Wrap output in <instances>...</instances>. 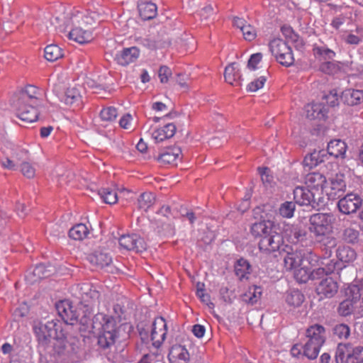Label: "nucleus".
Listing matches in <instances>:
<instances>
[{"label": "nucleus", "instance_id": "30", "mask_svg": "<svg viewBox=\"0 0 363 363\" xmlns=\"http://www.w3.org/2000/svg\"><path fill=\"white\" fill-rule=\"evenodd\" d=\"M337 257L342 262L350 263L356 259L357 253L350 246L342 245L339 246L337 250Z\"/></svg>", "mask_w": 363, "mask_h": 363}, {"label": "nucleus", "instance_id": "55", "mask_svg": "<svg viewBox=\"0 0 363 363\" xmlns=\"http://www.w3.org/2000/svg\"><path fill=\"white\" fill-rule=\"evenodd\" d=\"M241 31L242 33L244 38L248 41L253 40L257 36V32L255 28L248 23L247 26H245V27H244V28Z\"/></svg>", "mask_w": 363, "mask_h": 363}, {"label": "nucleus", "instance_id": "5", "mask_svg": "<svg viewBox=\"0 0 363 363\" xmlns=\"http://www.w3.org/2000/svg\"><path fill=\"white\" fill-rule=\"evenodd\" d=\"M271 53L276 60L284 67H290L294 63L291 48L282 39L274 38L269 43Z\"/></svg>", "mask_w": 363, "mask_h": 363}, {"label": "nucleus", "instance_id": "58", "mask_svg": "<svg viewBox=\"0 0 363 363\" xmlns=\"http://www.w3.org/2000/svg\"><path fill=\"white\" fill-rule=\"evenodd\" d=\"M265 82L266 78L264 77H260L247 85V90L250 91H257L263 87Z\"/></svg>", "mask_w": 363, "mask_h": 363}, {"label": "nucleus", "instance_id": "46", "mask_svg": "<svg viewBox=\"0 0 363 363\" xmlns=\"http://www.w3.org/2000/svg\"><path fill=\"white\" fill-rule=\"evenodd\" d=\"M319 155V152H313L306 155L303 161V166L308 167L309 169L318 166L323 162V160L320 159Z\"/></svg>", "mask_w": 363, "mask_h": 363}, {"label": "nucleus", "instance_id": "12", "mask_svg": "<svg viewBox=\"0 0 363 363\" xmlns=\"http://www.w3.org/2000/svg\"><path fill=\"white\" fill-rule=\"evenodd\" d=\"M167 329L166 320L162 317H157L152 323L151 340L152 345L159 347L166 338Z\"/></svg>", "mask_w": 363, "mask_h": 363}, {"label": "nucleus", "instance_id": "62", "mask_svg": "<svg viewBox=\"0 0 363 363\" xmlns=\"http://www.w3.org/2000/svg\"><path fill=\"white\" fill-rule=\"evenodd\" d=\"M352 361L363 362V347L357 346L352 350Z\"/></svg>", "mask_w": 363, "mask_h": 363}, {"label": "nucleus", "instance_id": "27", "mask_svg": "<svg viewBox=\"0 0 363 363\" xmlns=\"http://www.w3.org/2000/svg\"><path fill=\"white\" fill-rule=\"evenodd\" d=\"M347 149V145L346 143L342 140L336 139L331 140L328 144V152L337 158V157H345L346 151Z\"/></svg>", "mask_w": 363, "mask_h": 363}, {"label": "nucleus", "instance_id": "44", "mask_svg": "<svg viewBox=\"0 0 363 363\" xmlns=\"http://www.w3.org/2000/svg\"><path fill=\"white\" fill-rule=\"evenodd\" d=\"M155 196L150 192H145L142 194L138 199L139 208L147 211L155 203Z\"/></svg>", "mask_w": 363, "mask_h": 363}, {"label": "nucleus", "instance_id": "61", "mask_svg": "<svg viewBox=\"0 0 363 363\" xmlns=\"http://www.w3.org/2000/svg\"><path fill=\"white\" fill-rule=\"evenodd\" d=\"M316 241L323 243L326 249H332L337 245L336 239L334 237L326 235L322 240H315Z\"/></svg>", "mask_w": 363, "mask_h": 363}, {"label": "nucleus", "instance_id": "48", "mask_svg": "<svg viewBox=\"0 0 363 363\" xmlns=\"http://www.w3.org/2000/svg\"><path fill=\"white\" fill-rule=\"evenodd\" d=\"M355 303L350 299H345L342 301L338 307V313L342 316H347L350 315L354 310Z\"/></svg>", "mask_w": 363, "mask_h": 363}, {"label": "nucleus", "instance_id": "10", "mask_svg": "<svg viewBox=\"0 0 363 363\" xmlns=\"http://www.w3.org/2000/svg\"><path fill=\"white\" fill-rule=\"evenodd\" d=\"M283 242V238L279 233L272 231L267 236L260 239L259 248L262 252H274L279 250Z\"/></svg>", "mask_w": 363, "mask_h": 363}, {"label": "nucleus", "instance_id": "43", "mask_svg": "<svg viewBox=\"0 0 363 363\" xmlns=\"http://www.w3.org/2000/svg\"><path fill=\"white\" fill-rule=\"evenodd\" d=\"M294 277L299 283L307 282L312 275L311 268L303 264L296 269L294 270Z\"/></svg>", "mask_w": 363, "mask_h": 363}, {"label": "nucleus", "instance_id": "19", "mask_svg": "<svg viewBox=\"0 0 363 363\" xmlns=\"http://www.w3.org/2000/svg\"><path fill=\"white\" fill-rule=\"evenodd\" d=\"M182 150L177 146L169 147L157 157V161L162 164H174L181 160Z\"/></svg>", "mask_w": 363, "mask_h": 363}, {"label": "nucleus", "instance_id": "2", "mask_svg": "<svg viewBox=\"0 0 363 363\" xmlns=\"http://www.w3.org/2000/svg\"><path fill=\"white\" fill-rule=\"evenodd\" d=\"M38 92L36 86L28 85L16 92L10 99L16 116L22 121L33 123L38 121L41 107Z\"/></svg>", "mask_w": 363, "mask_h": 363}, {"label": "nucleus", "instance_id": "8", "mask_svg": "<svg viewBox=\"0 0 363 363\" xmlns=\"http://www.w3.org/2000/svg\"><path fill=\"white\" fill-rule=\"evenodd\" d=\"M305 184L318 198L323 201L327 179L323 174L320 172H311L308 174L305 178Z\"/></svg>", "mask_w": 363, "mask_h": 363}, {"label": "nucleus", "instance_id": "60", "mask_svg": "<svg viewBox=\"0 0 363 363\" xmlns=\"http://www.w3.org/2000/svg\"><path fill=\"white\" fill-rule=\"evenodd\" d=\"M28 311L29 308L28 305L26 303H23L15 309L13 312V315L15 318L19 319L25 317L28 313Z\"/></svg>", "mask_w": 363, "mask_h": 363}, {"label": "nucleus", "instance_id": "52", "mask_svg": "<svg viewBox=\"0 0 363 363\" xmlns=\"http://www.w3.org/2000/svg\"><path fill=\"white\" fill-rule=\"evenodd\" d=\"M33 275L36 278L35 281L50 276L49 272L47 270L43 264H38L33 271Z\"/></svg>", "mask_w": 363, "mask_h": 363}, {"label": "nucleus", "instance_id": "35", "mask_svg": "<svg viewBox=\"0 0 363 363\" xmlns=\"http://www.w3.org/2000/svg\"><path fill=\"white\" fill-rule=\"evenodd\" d=\"M286 302L294 308L301 306L304 301V295L298 290H291L286 295Z\"/></svg>", "mask_w": 363, "mask_h": 363}, {"label": "nucleus", "instance_id": "25", "mask_svg": "<svg viewBox=\"0 0 363 363\" xmlns=\"http://www.w3.org/2000/svg\"><path fill=\"white\" fill-rule=\"evenodd\" d=\"M325 330L320 325L315 324L309 327L306 330V336L309 342L323 345L325 341Z\"/></svg>", "mask_w": 363, "mask_h": 363}, {"label": "nucleus", "instance_id": "40", "mask_svg": "<svg viewBox=\"0 0 363 363\" xmlns=\"http://www.w3.org/2000/svg\"><path fill=\"white\" fill-rule=\"evenodd\" d=\"M362 39L363 28L362 27H357L354 31L346 34L343 38L344 41L347 44L355 45H359L362 42Z\"/></svg>", "mask_w": 363, "mask_h": 363}, {"label": "nucleus", "instance_id": "49", "mask_svg": "<svg viewBox=\"0 0 363 363\" xmlns=\"http://www.w3.org/2000/svg\"><path fill=\"white\" fill-rule=\"evenodd\" d=\"M118 116V111L116 108L109 106L103 108L100 112V117L104 121H113Z\"/></svg>", "mask_w": 363, "mask_h": 363}, {"label": "nucleus", "instance_id": "29", "mask_svg": "<svg viewBox=\"0 0 363 363\" xmlns=\"http://www.w3.org/2000/svg\"><path fill=\"white\" fill-rule=\"evenodd\" d=\"M352 350L349 344H338L335 352L337 363H349L352 359Z\"/></svg>", "mask_w": 363, "mask_h": 363}, {"label": "nucleus", "instance_id": "14", "mask_svg": "<svg viewBox=\"0 0 363 363\" xmlns=\"http://www.w3.org/2000/svg\"><path fill=\"white\" fill-rule=\"evenodd\" d=\"M338 284L332 277L323 278L316 286V293L321 299L333 297L338 291Z\"/></svg>", "mask_w": 363, "mask_h": 363}, {"label": "nucleus", "instance_id": "9", "mask_svg": "<svg viewBox=\"0 0 363 363\" xmlns=\"http://www.w3.org/2000/svg\"><path fill=\"white\" fill-rule=\"evenodd\" d=\"M118 242L122 249L136 252H142L147 247L143 238L136 234L123 235L120 237Z\"/></svg>", "mask_w": 363, "mask_h": 363}, {"label": "nucleus", "instance_id": "63", "mask_svg": "<svg viewBox=\"0 0 363 363\" xmlns=\"http://www.w3.org/2000/svg\"><path fill=\"white\" fill-rule=\"evenodd\" d=\"M133 117L130 113H126L121 117L119 121L120 126L123 129H130L132 125Z\"/></svg>", "mask_w": 363, "mask_h": 363}, {"label": "nucleus", "instance_id": "36", "mask_svg": "<svg viewBox=\"0 0 363 363\" xmlns=\"http://www.w3.org/2000/svg\"><path fill=\"white\" fill-rule=\"evenodd\" d=\"M261 296V288L257 286H250L247 291L242 296V298L243 301L253 305L260 299Z\"/></svg>", "mask_w": 363, "mask_h": 363}, {"label": "nucleus", "instance_id": "54", "mask_svg": "<svg viewBox=\"0 0 363 363\" xmlns=\"http://www.w3.org/2000/svg\"><path fill=\"white\" fill-rule=\"evenodd\" d=\"M259 173L263 184L267 185L271 184L273 182V177L271 174V171L268 167H259Z\"/></svg>", "mask_w": 363, "mask_h": 363}, {"label": "nucleus", "instance_id": "4", "mask_svg": "<svg viewBox=\"0 0 363 363\" xmlns=\"http://www.w3.org/2000/svg\"><path fill=\"white\" fill-rule=\"evenodd\" d=\"M116 321L108 315H103L101 328L98 335V345L106 349L114 345L117 337Z\"/></svg>", "mask_w": 363, "mask_h": 363}, {"label": "nucleus", "instance_id": "21", "mask_svg": "<svg viewBox=\"0 0 363 363\" xmlns=\"http://www.w3.org/2000/svg\"><path fill=\"white\" fill-rule=\"evenodd\" d=\"M139 55V49L136 47H131L124 48L116 55V60L119 65L126 66L134 62L138 58Z\"/></svg>", "mask_w": 363, "mask_h": 363}, {"label": "nucleus", "instance_id": "23", "mask_svg": "<svg viewBox=\"0 0 363 363\" xmlns=\"http://www.w3.org/2000/svg\"><path fill=\"white\" fill-rule=\"evenodd\" d=\"M224 77L228 84L233 86H240L241 84V74L240 73L239 65L233 62L228 65L224 72Z\"/></svg>", "mask_w": 363, "mask_h": 363}, {"label": "nucleus", "instance_id": "51", "mask_svg": "<svg viewBox=\"0 0 363 363\" xmlns=\"http://www.w3.org/2000/svg\"><path fill=\"white\" fill-rule=\"evenodd\" d=\"M313 52L315 56L323 57L324 60H332L335 55L334 51L325 47L315 48Z\"/></svg>", "mask_w": 363, "mask_h": 363}, {"label": "nucleus", "instance_id": "47", "mask_svg": "<svg viewBox=\"0 0 363 363\" xmlns=\"http://www.w3.org/2000/svg\"><path fill=\"white\" fill-rule=\"evenodd\" d=\"M295 204L291 201H286L279 207V212L284 218H291L294 216Z\"/></svg>", "mask_w": 363, "mask_h": 363}, {"label": "nucleus", "instance_id": "59", "mask_svg": "<svg viewBox=\"0 0 363 363\" xmlns=\"http://www.w3.org/2000/svg\"><path fill=\"white\" fill-rule=\"evenodd\" d=\"M262 55L261 53H255L251 55L248 60L247 67L249 69L255 70L257 68V65L261 62Z\"/></svg>", "mask_w": 363, "mask_h": 363}, {"label": "nucleus", "instance_id": "57", "mask_svg": "<svg viewBox=\"0 0 363 363\" xmlns=\"http://www.w3.org/2000/svg\"><path fill=\"white\" fill-rule=\"evenodd\" d=\"M345 239L349 242H355L359 237V231L351 228H347L343 233Z\"/></svg>", "mask_w": 363, "mask_h": 363}, {"label": "nucleus", "instance_id": "20", "mask_svg": "<svg viewBox=\"0 0 363 363\" xmlns=\"http://www.w3.org/2000/svg\"><path fill=\"white\" fill-rule=\"evenodd\" d=\"M304 252L301 250H296L288 252L284 259V267L286 270H294L303 265Z\"/></svg>", "mask_w": 363, "mask_h": 363}, {"label": "nucleus", "instance_id": "39", "mask_svg": "<svg viewBox=\"0 0 363 363\" xmlns=\"http://www.w3.org/2000/svg\"><path fill=\"white\" fill-rule=\"evenodd\" d=\"M345 97L346 102L351 106H354L363 102V91L357 89H348L345 91Z\"/></svg>", "mask_w": 363, "mask_h": 363}, {"label": "nucleus", "instance_id": "24", "mask_svg": "<svg viewBox=\"0 0 363 363\" xmlns=\"http://www.w3.org/2000/svg\"><path fill=\"white\" fill-rule=\"evenodd\" d=\"M305 109L306 117L311 120H325L327 117V109L322 104H309L306 106Z\"/></svg>", "mask_w": 363, "mask_h": 363}, {"label": "nucleus", "instance_id": "18", "mask_svg": "<svg viewBox=\"0 0 363 363\" xmlns=\"http://www.w3.org/2000/svg\"><path fill=\"white\" fill-rule=\"evenodd\" d=\"M69 38L79 44L91 42L94 39L93 28H74L69 27Z\"/></svg>", "mask_w": 363, "mask_h": 363}, {"label": "nucleus", "instance_id": "1", "mask_svg": "<svg viewBox=\"0 0 363 363\" xmlns=\"http://www.w3.org/2000/svg\"><path fill=\"white\" fill-rule=\"evenodd\" d=\"M56 309L63 323L50 320L39 323L34 327V332L40 344L47 345L53 338L54 354L63 360H70L77 352V338L72 334L73 325L77 322L79 313L68 300L60 301L56 304Z\"/></svg>", "mask_w": 363, "mask_h": 363}, {"label": "nucleus", "instance_id": "45", "mask_svg": "<svg viewBox=\"0 0 363 363\" xmlns=\"http://www.w3.org/2000/svg\"><path fill=\"white\" fill-rule=\"evenodd\" d=\"M333 335L340 340H346L350 335V328L345 323L337 324L333 328Z\"/></svg>", "mask_w": 363, "mask_h": 363}, {"label": "nucleus", "instance_id": "13", "mask_svg": "<svg viewBox=\"0 0 363 363\" xmlns=\"http://www.w3.org/2000/svg\"><path fill=\"white\" fill-rule=\"evenodd\" d=\"M294 199L300 206H308L312 203L318 204L323 202L308 187L301 186H298L294 190Z\"/></svg>", "mask_w": 363, "mask_h": 363}, {"label": "nucleus", "instance_id": "15", "mask_svg": "<svg viewBox=\"0 0 363 363\" xmlns=\"http://www.w3.org/2000/svg\"><path fill=\"white\" fill-rule=\"evenodd\" d=\"M94 18L88 13L77 11L67 20V27L93 28Z\"/></svg>", "mask_w": 363, "mask_h": 363}, {"label": "nucleus", "instance_id": "53", "mask_svg": "<svg viewBox=\"0 0 363 363\" xmlns=\"http://www.w3.org/2000/svg\"><path fill=\"white\" fill-rule=\"evenodd\" d=\"M21 172L28 179L33 178L35 175V167L29 162H23L21 165Z\"/></svg>", "mask_w": 363, "mask_h": 363}, {"label": "nucleus", "instance_id": "64", "mask_svg": "<svg viewBox=\"0 0 363 363\" xmlns=\"http://www.w3.org/2000/svg\"><path fill=\"white\" fill-rule=\"evenodd\" d=\"M158 355L155 353L145 354L138 363H157Z\"/></svg>", "mask_w": 363, "mask_h": 363}, {"label": "nucleus", "instance_id": "34", "mask_svg": "<svg viewBox=\"0 0 363 363\" xmlns=\"http://www.w3.org/2000/svg\"><path fill=\"white\" fill-rule=\"evenodd\" d=\"M235 272L240 280L247 279L251 272V266L246 259H240L235 265Z\"/></svg>", "mask_w": 363, "mask_h": 363}, {"label": "nucleus", "instance_id": "37", "mask_svg": "<svg viewBox=\"0 0 363 363\" xmlns=\"http://www.w3.org/2000/svg\"><path fill=\"white\" fill-rule=\"evenodd\" d=\"M63 56L62 50L57 45L51 44L45 47L44 57L50 62H55Z\"/></svg>", "mask_w": 363, "mask_h": 363}, {"label": "nucleus", "instance_id": "26", "mask_svg": "<svg viewBox=\"0 0 363 363\" xmlns=\"http://www.w3.org/2000/svg\"><path fill=\"white\" fill-rule=\"evenodd\" d=\"M345 294L347 299L356 303L363 295V281H357L348 285L345 289Z\"/></svg>", "mask_w": 363, "mask_h": 363}, {"label": "nucleus", "instance_id": "16", "mask_svg": "<svg viewBox=\"0 0 363 363\" xmlns=\"http://www.w3.org/2000/svg\"><path fill=\"white\" fill-rule=\"evenodd\" d=\"M80 298L86 303V306L90 308L99 303L100 294L93 289L89 284H83L79 286Z\"/></svg>", "mask_w": 363, "mask_h": 363}, {"label": "nucleus", "instance_id": "3", "mask_svg": "<svg viewBox=\"0 0 363 363\" xmlns=\"http://www.w3.org/2000/svg\"><path fill=\"white\" fill-rule=\"evenodd\" d=\"M335 216L330 213H316L309 218V232L315 240H322L333 232Z\"/></svg>", "mask_w": 363, "mask_h": 363}, {"label": "nucleus", "instance_id": "6", "mask_svg": "<svg viewBox=\"0 0 363 363\" xmlns=\"http://www.w3.org/2000/svg\"><path fill=\"white\" fill-rule=\"evenodd\" d=\"M1 144L3 145V153L6 155V162L2 165L9 169H15L16 163H18L28 152L20 147L16 145L8 137H1Z\"/></svg>", "mask_w": 363, "mask_h": 363}, {"label": "nucleus", "instance_id": "17", "mask_svg": "<svg viewBox=\"0 0 363 363\" xmlns=\"http://www.w3.org/2000/svg\"><path fill=\"white\" fill-rule=\"evenodd\" d=\"M169 363H188L190 354L185 346L176 344L172 346L168 354Z\"/></svg>", "mask_w": 363, "mask_h": 363}, {"label": "nucleus", "instance_id": "7", "mask_svg": "<svg viewBox=\"0 0 363 363\" xmlns=\"http://www.w3.org/2000/svg\"><path fill=\"white\" fill-rule=\"evenodd\" d=\"M347 187L346 182L345 180V174L337 173L327 181V184L325 189V195L328 196L330 200H335L345 191Z\"/></svg>", "mask_w": 363, "mask_h": 363}, {"label": "nucleus", "instance_id": "32", "mask_svg": "<svg viewBox=\"0 0 363 363\" xmlns=\"http://www.w3.org/2000/svg\"><path fill=\"white\" fill-rule=\"evenodd\" d=\"M81 94L78 89L75 87L68 88L62 101L67 105L79 106L81 104Z\"/></svg>", "mask_w": 363, "mask_h": 363}, {"label": "nucleus", "instance_id": "50", "mask_svg": "<svg viewBox=\"0 0 363 363\" xmlns=\"http://www.w3.org/2000/svg\"><path fill=\"white\" fill-rule=\"evenodd\" d=\"M204 284H200L199 283L197 284L196 289V296L200 298V300L206 303L210 308H214V304L211 301L210 296L208 294L205 293V289H203Z\"/></svg>", "mask_w": 363, "mask_h": 363}, {"label": "nucleus", "instance_id": "56", "mask_svg": "<svg viewBox=\"0 0 363 363\" xmlns=\"http://www.w3.org/2000/svg\"><path fill=\"white\" fill-rule=\"evenodd\" d=\"M172 73L169 67L163 65L160 67L158 76L162 83H167Z\"/></svg>", "mask_w": 363, "mask_h": 363}, {"label": "nucleus", "instance_id": "41", "mask_svg": "<svg viewBox=\"0 0 363 363\" xmlns=\"http://www.w3.org/2000/svg\"><path fill=\"white\" fill-rule=\"evenodd\" d=\"M323 345L308 341L303 346V355L310 359H315Z\"/></svg>", "mask_w": 363, "mask_h": 363}, {"label": "nucleus", "instance_id": "38", "mask_svg": "<svg viewBox=\"0 0 363 363\" xmlns=\"http://www.w3.org/2000/svg\"><path fill=\"white\" fill-rule=\"evenodd\" d=\"M89 233V229L85 224L79 223L69 230V236L75 240H82L86 238Z\"/></svg>", "mask_w": 363, "mask_h": 363}, {"label": "nucleus", "instance_id": "31", "mask_svg": "<svg viewBox=\"0 0 363 363\" xmlns=\"http://www.w3.org/2000/svg\"><path fill=\"white\" fill-rule=\"evenodd\" d=\"M138 11L143 20H150L156 16L157 8L154 3L143 2L138 5Z\"/></svg>", "mask_w": 363, "mask_h": 363}, {"label": "nucleus", "instance_id": "28", "mask_svg": "<svg viewBox=\"0 0 363 363\" xmlns=\"http://www.w3.org/2000/svg\"><path fill=\"white\" fill-rule=\"evenodd\" d=\"M272 231V224L270 221L262 220L252 225L250 232L255 237L262 238Z\"/></svg>", "mask_w": 363, "mask_h": 363}, {"label": "nucleus", "instance_id": "11", "mask_svg": "<svg viewBox=\"0 0 363 363\" xmlns=\"http://www.w3.org/2000/svg\"><path fill=\"white\" fill-rule=\"evenodd\" d=\"M362 199L356 194H347L339 200L337 206L340 212L344 214L355 213L362 206Z\"/></svg>", "mask_w": 363, "mask_h": 363}, {"label": "nucleus", "instance_id": "33", "mask_svg": "<svg viewBox=\"0 0 363 363\" xmlns=\"http://www.w3.org/2000/svg\"><path fill=\"white\" fill-rule=\"evenodd\" d=\"M90 262L98 268L108 267L112 262L111 257L106 253L96 252L89 256Z\"/></svg>", "mask_w": 363, "mask_h": 363}, {"label": "nucleus", "instance_id": "42", "mask_svg": "<svg viewBox=\"0 0 363 363\" xmlns=\"http://www.w3.org/2000/svg\"><path fill=\"white\" fill-rule=\"evenodd\" d=\"M100 197L104 202L110 205L114 204L118 201V195L115 189L111 188H102L99 191Z\"/></svg>", "mask_w": 363, "mask_h": 363}, {"label": "nucleus", "instance_id": "22", "mask_svg": "<svg viewBox=\"0 0 363 363\" xmlns=\"http://www.w3.org/2000/svg\"><path fill=\"white\" fill-rule=\"evenodd\" d=\"M177 130L174 123H168L162 127L155 128L152 132V138L155 142L160 143L172 138Z\"/></svg>", "mask_w": 363, "mask_h": 363}]
</instances>
